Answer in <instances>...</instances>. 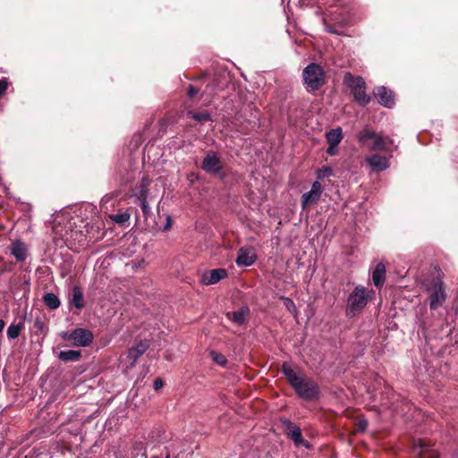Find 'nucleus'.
I'll return each instance as SVG.
<instances>
[{
    "label": "nucleus",
    "mask_w": 458,
    "mask_h": 458,
    "mask_svg": "<svg viewBox=\"0 0 458 458\" xmlns=\"http://www.w3.org/2000/svg\"><path fill=\"white\" fill-rule=\"evenodd\" d=\"M296 369L298 370H295L292 364L284 361L281 366V372L298 398L305 402L318 401L322 396L318 383L308 377L300 368L296 367Z\"/></svg>",
    "instance_id": "obj_1"
},
{
    "label": "nucleus",
    "mask_w": 458,
    "mask_h": 458,
    "mask_svg": "<svg viewBox=\"0 0 458 458\" xmlns=\"http://www.w3.org/2000/svg\"><path fill=\"white\" fill-rule=\"evenodd\" d=\"M302 84L307 92L314 94L319 91L327 83V75L324 68L317 64H309L301 72Z\"/></svg>",
    "instance_id": "obj_2"
},
{
    "label": "nucleus",
    "mask_w": 458,
    "mask_h": 458,
    "mask_svg": "<svg viewBox=\"0 0 458 458\" xmlns=\"http://www.w3.org/2000/svg\"><path fill=\"white\" fill-rule=\"evenodd\" d=\"M369 299V291L362 285H357L347 299L345 315L352 318L360 314L367 306Z\"/></svg>",
    "instance_id": "obj_3"
},
{
    "label": "nucleus",
    "mask_w": 458,
    "mask_h": 458,
    "mask_svg": "<svg viewBox=\"0 0 458 458\" xmlns=\"http://www.w3.org/2000/svg\"><path fill=\"white\" fill-rule=\"evenodd\" d=\"M344 82L350 88L354 100L362 106L370 102V97L366 93V82L362 77H354L351 72H346Z\"/></svg>",
    "instance_id": "obj_4"
},
{
    "label": "nucleus",
    "mask_w": 458,
    "mask_h": 458,
    "mask_svg": "<svg viewBox=\"0 0 458 458\" xmlns=\"http://www.w3.org/2000/svg\"><path fill=\"white\" fill-rule=\"evenodd\" d=\"M200 168L208 174L223 181L226 177L223 161L216 151L208 150L204 157Z\"/></svg>",
    "instance_id": "obj_5"
},
{
    "label": "nucleus",
    "mask_w": 458,
    "mask_h": 458,
    "mask_svg": "<svg viewBox=\"0 0 458 458\" xmlns=\"http://www.w3.org/2000/svg\"><path fill=\"white\" fill-rule=\"evenodd\" d=\"M358 140L360 144L367 146L370 150L374 151H384L386 149V143H392V140L383 138L369 128H365L359 132Z\"/></svg>",
    "instance_id": "obj_6"
},
{
    "label": "nucleus",
    "mask_w": 458,
    "mask_h": 458,
    "mask_svg": "<svg viewBox=\"0 0 458 458\" xmlns=\"http://www.w3.org/2000/svg\"><path fill=\"white\" fill-rule=\"evenodd\" d=\"M60 336L64 341L72 342V345L79 347L89 346L94 340L93 333L86 328H75L71 332L63 331Z\"/></svg>",
    "instance_id": "obj_7"
},
{
    "label": "nucleus",
    "mask_w": 458,
    "mask_h": 458,
    "mask_svg": "<svg viewBox=\"0 0 458 458\" xmlns=\"http://www.w3.org/2000/svg\"><path fill=\"white\" fill-rule=\"evenodd\" d=\"M280 420L283 425L284 434L293 441L297 447L304 446L307 449L311 448L310 442L302 437L301 429L297 424L293 423L287 418H282Z\"/></svg>",
    "instance_id": "obj_8"
},
{
    "label": "nucleus",
    "mask_w": 458,
    "mask_h": 458,
    "mask_svg": "<svg viewBox=\"0 0 458 458\" xmlns=\"http://www.w3.org/2000/svg\"><path fill=\"white\" fill-rule=\"evenodd\" d=\"M429 291L430 295L428 299L430 310H437L446 299L444 283L440 279H434Z\"/></svg>",
    "instance_id": "obj_9"
},
{
    "label": "nucleus",
    "mask_w": 458,
    "mask_h": 458,
    "mask_svg": "<svg viewBox=\"0 0 458 458\" xmlns=\"http://www.w3.org/2000/svg\"><path fill=\"white\" fill-rule=\"evenodd\" d=\"M423 329H431L435 333L437 337L442 338L444 335H450L453 333L454 327L448 322L446 318L439 319L437 322L428 323L424 321L422 323Z\"/></svg>",
    "instance_id": "obj_10"
},
{
    "label": "nucleus",
    "mask_w": 458,
    "mask_h": 458,
    "mask_svg": "<svg viewBox=\"0 0 458 458\" xmlns=\"http://www.w3.org/2000/svg\"><path fill=\"white\" fill-rule=\"evenodd\" d=\"M323 187L318 181L312 183L310 191L301 196V208L306 209L310 205L317 204L321 197Z\"/></svg>",
    "instance_id": "obj_11"
},
{
    "label": "nucleus",
    "mask_w": 458,
    "mask_h": 458,
    "mask_svg": "<svg viewBox=\"0 0 458 458\" xmlns=\"http://www.w3.org/2000/svg\"><path fill=\"white\" fill-rule=\"evenodd\" d=\"M412 454L417 458H437L438 453L431 448V444L424 439H418L412 447Z\"/></svg>",
    "instance_id": "obj_12"
},
{
    "label": "nucleus",
    "mask_w": 458,
    "mask_h": 458,
    "mask_svg": "<svg viewBox=\"0 0 458 458\" xmlns=\"http://www.w3.org/2000/svg\"><path fill=\"white\" fill-rule=\"evenodd\" d=\"M216 87V83L213 81L212 83H208L206 86V89L201 91L200 87L194 84H189L185 89L186 97L189 100L193 102L199 101L204 94H207L209 89L213 90Z\"/></svg>",
    "instance_id": "obj_13"
},
{
    "label": "nucleus",
    "mask_w": 458,
    "mask_h": 458,
    "mask_svg": "<svg viewBox=\"0 0 458 458\" xmlns=\"http://www.w3.org/2000/svg\"><path fill=\"white\" fill-rule=\"evenodd\" d=\"M374 95L377 98L378 103L386 107L391 108L394 105V92L384 87H377L374 89Z\"/></svg>",
    "instance_id": "obj_14"
},
{
    "label": "nucleus",
    "mask_w": 458,
    "mask_h": 458,
    "mask_svg": "<svg viewBox=\"0 0 458 458\" xmlns=\"http://www.w3.org/2000/svg\"><path fill=\"white\" fill-rule=\"evenodd\" d=\"M257 256L254 250L250 247H242L238 251L236 264L239 267H250L256 261Z\"/></svg>",
    "instance_id": "obj_15"
},
{
    "label": "nucleus",
    "mask_w": 458,
    "mask_h": 458,
    "mask_svg": "<svg viewBox=\"0 0 458 458\" xmlns=\"http://www.w3.org/2000/svg\"><path fill=\"white\" fill-rule=\"evenodd\" d=\"M228 273L225 268H216L206 273L202 276V283L206 285L215 284L221 279L227 277Z\"/></svg>",
    "instance_id": "obj_16"
},
{
    "label": "nucleus",
    "mask_w": 458,
    "mask_h": 458,
    "mask_svg": "<svg viewBox=\"0 0 458 458\" xmlns=\"http://www.w3.org/2000/svg\"><path fill=\"white\" fill-rule=\"evenodd\" d=\"M149 344L147 341H140L128 351V359L131 365L133 366L137 360L148 349Z\"/></svg>",
    "instance_id": "obj_17"
},
{
    "label": "nucleus",
    "mask_w": 458,
    "mask_h": 458,
    "mask_svg": "<svg viewBox=\"0 0 458 458\" xmlns=\"http://www.w3.org/2000/svg\"><path fill=\"white\" fill-rule=\"evenodd\" d=\"M250 312V308L248 306H242L238 310L228 311L225 316L233 323L236 325H242L246 322Z\"/></svg>",
    "instance_id": "obj_18"
},
{
    "label": "nucleus",
    "mask_w": 458,
    "mask_h": 458,
    "mask_svg": "<svg viewBox=\"0 0 458 458\" xmlns=\"http://www.w3.org/2000/svg\"><path fill=\"white\" fill-rule=\"evenodd\" d=\"M366 161L376 172H381L389 167L388 159L377 154L367 157Z\"/></svg>",
    "instance_id": "obj_19"
},
{
    "label": "nucleus",
    "mask_w": 458,
    "mask_h": 458,
    "mask_svg": "<svg viewBox=\"0 0 458 458\" xmlns=\"http://www.w3.org/2000/svg\"><path fill=\"white\" fill-rule=\"evenodd\" d=\"M11 254L15 257L17 262H23L27 259V247L20 240L12 242L10 247Z\"/></svg>",
    "instance_id": "obj_20"
},
{
    "label": "nucleus",
    "mask_w": 458,
    "mask_h": 458,
    "mask_svg": "<svg viewBox=\"0 0 458 458\" xmlns=\"http://www.w3.org/2000/svg\"><path fill=\"white\" fill-rule=\"evenodd\" d=\"M69 301L70 304L73 305L78 310H81L85 306L83 293L80 286L76 285L72 288Z\"/></svg>",
    "instance_id": "obj_21"
},
{
    "label": "nucleus",
    "mask_w": 458,
    "mask_h": 458,
    "mask_svg": "<svg viewBox=\"0 0 458 458\" xmlns=\"http://www.w3.org/2000/svg\"><path fill=\"white\" fill-rule=\"evenodd\" d=\"M386 267L383 263H377L373 274L372 280L377 288H380L385 282Z\"/></svg>",
    "instance_id": "obj_22"
},
{
    "label": "nucleus",
    "mask_w": 458,
    "mask_h": 458,
    "mask_svg": "<svg viewBox=\"0 0 458 458\" xmlns=\"http://www.w3.org/2000/svg\"><path fill=\"white\" fill-rule=\"evenodd\" d=\"M151 182V180L148 176H143L141 178L140 185L137 187V191L135 192V196L138 200L147 199L148 193V186Z\"/></svg>",
    "instance_id": "obj_23"
},
{
    "label": "nucleus",
    "mask_w": 458,
    "mask_h": 458,
    "mask_svg": "<svg viewBox=\"0 0 458 458\" xmlns=\"http://www.w3.org/2000/svg\"><path fill=\"white\" fill-rule=\"evenodd\" d=\"M132 208H129L125 211H119L117 214L109 215V218L119 225L120 226H124L127 222H129L131 217L130 210H132Z\"/></svg>",
    "instance_id": "obj_24"
},
{
    "label": "nucleus",
    "mask_w": 458,
    "mask_h": 458,
    "mask_svg": "<svg viewBox=\"0 0 458 458\" xmlns=\"http://www.w3.org/2000/svg\"><path fill=\"white\" fill-rule=\"evenodd\" d=\"M81 358V351L68 350L62 351L58 354V359L64 362L78 361Z\"/></svg>",
    "instance_id": "obj_25"
},
{
    "label": "nucleus",
    "mask_w": 458,
    "mask_h": 458,
    "mask_svg": "<svg viewBox=\"0 0 458 458\" xmlns=\"http://www.w3.org/2000/svg\"><path fill=\"white\" fill-rule=\"evenodd\" d=\"M42 301L49 310H56L61 305L58 296L53 293H45L42 297Z\"/></svg>",
    "instance_id": "obj_26"
},
{
    "label": "nucleus",
    "mask_w": 458,
    "mask_h": 458,
    "mask_svg": "<svg viewBox=\"0 0 458 458\" xmlns=\"http://www.w3.org/2000/svg\"><path fill=\"white\" fill-rule=\"evenodd\" d=\"M328 144L339 145L343 139V131L341 127L332 129L326 134Z\"/></svg>",
    "instance_id": "obj_27"
},
{
    "label": "nucleus",
    "mask_w": 458,
    "mask_h": 458,
    "mask_svg": "<svg viewBox=\"0 0 458 458\" xmlns=\"http://www.w3.org/2000/svg\"><path fill=\"white\" fill-rule=\"evenodd\" d=\"M187 116L201 123L212 121V116L208 111L196 112L190 110L187 112Z\"/></svg>",
    "instance_id": "obj_28"
},
{
    "label": "nucleus",
    "mask_w": 458,
    "mask_h": 458,
    "mask_svg": "<svg viewBox=\"0 0 458 458\" xmlns=\"http://www.w3.org/2000/svg\"><path fill=\"white\" fill-rule=\"evenodd\" d=\"M23 327L24 324L22 322L12 323L7 328V337L11 340L18 338Z\"/></svg>",
    "instance_id": "obj_29"
},
{
    "label": "nucleus",
    "mask_w": 458,
    "mask_h": 458,
    "mask_svg": "<svg viewBox=\"0 0 458 458\" xmlns=\"http://www.w3.org/2000/svg\"><path fill=\"white\" fill-rule=\"evenodd\" d=\"M369 421L364 417H359L355 421V428L352 431V435L357 432H365L368 428Z\"/></svg>",
    "instance_id": "obj_30"
},
{
    "label": "nucleus",
    "mask_w": 458,
    "mask_h": 458,
    "mask_svg": "<svg viewBox=\"0 0 458 458\" xmlns=\"http://www.w3.org/2000/svg\"><path fill=\"white\" fill-rule=\"evenodd\" d=\"M210 356L212 357L213 360L220 366H225L227 363L225 356L222 353L211 351Z\"/></svg>",
    "instance_id": "obj_31"
},
{
    "label": "nucleus",
    "mask_w": 458,
    "mask_h": 458,
    "mask_svg": "<svg viewBox=\"0 0 458 458\" xmlns=\"http://www.w3.org/2000/svg\"><path fill=\"white\" fill-rule=\"evenodd\" d=\"M121 193H122V191L121 190H117V191H113L111 193H108L106 196H104L102 200H101L102 207H105L106 208H107L106 205L108 204V202L113 200L114 199L117 198L119 195H121Z\"/></svg>",
    "instance_id": "obj_32"
},
{
    "label": "nucleus",
    "mask_w": 458,
    "mask_h": 458,
    "mask_svg": "<svg viewBox=\"0 0 458 458\" xmlns=\"http://www.w3.org/2000/svg\"><path fill=\"white\" fill-rule=\"evenodd\" d=\"M139 201H140V206L141 208L143 216H144L145 219L148 220V216L151 214L150 208L148 206V200L143 199H140Z\"/></svg>",
    "instance_id": "obj_33"
},
{
    "label": "nucleus",
    "mask_w": 458,
    "mask_h": 458,
    "mask_svg": "<svg viewBox=\"0 0 458 458\" xmlns=\"http://www.w3.org/2000/svg\"><path fill=\"white\" fill-rule=\"evenodd\" d=\"M331 172H332V170L330 167H324L322 169H319L318 171V178L323 179L324 177L329 176Z\"/></svg>",
    "instance_id": "obj_34"
},
{
    "label": "nucleus",
    "mask_w": 458,
    "mask_h": 458,
    "mask_svg": "<svg viewBox=\"0 0 458 458\" xmlns=\"http://www.w3.org/2000/svg\"><path fill=\"white\" fill-rule=\"evenodd\" d=\"M8 88V82L6 79H1L0 80V98L3 97L7 90Z\"/></svg>",
    "instance_id": "obj_35"
},
{
    "label": "nucleus",
    "mask_w": 458,
    "mask_h": 458,
    "mask_svg": "<svg viewBox=\"0 0 458 458\" xmlns=\"http://www.w3.org/2000/svg\"><path fill=\"white\" fill-rule=\"evenodd\" d=\"M284 302L290 312L296 310V306L290 298H284Z\"/></svg>",
    "instance_id": "obj_36"
},
{
    "label": "nucleus",
    "mask_w": 458,
    "mask_h": 458,
    "mask_svg": "<svg viewBox=\"0 0 458 458\" xmlns=\"http://www.w3.org/2000/svg\"><path fill=\"white\" fill-rule=\"evenodd\" d=\"M13 268L12 263H4L0 268V276L5 272H10Z\"/></svg>",
    "instance_id": "obj_37"
},
{
    "label": "nucleus",
    "mask_w": 458,
    "mask_h": 458,
    "mask_svg": "<svg viewBox=\"0 0 458 458\" xmlns=\"http://www.w3.org/2000/svg\"><path fill=\"white\" fill-rule=\"evenodd\" d=\"M328 145L329 146H328V148L327 149V153L328 155H330V156H335L336 154V152H337L336 148H337L338 145H334V144H328Z\"/></svg>",
    "instance_id": "obj_38"
},
{
    "label": "nucleus",
    "mask_w": 458,
    "mask_h": 458,
    "mask_svg": "<svg viewBox=\"0 0 458 458\" xmlns=\"http://www.w3.org/2000/svg\"><path fill=\"white\" fill-rule=\"evenodd\" d=\"M164 386V381L160 378V377H157L155 379L154 381V388L156 390H158L160 388H162Z\"/></svg>",
    "instance_id": "obj_39"
},
{
    "label": "nucleus",
    "mask_w": 458,
    "mask_h": 458,
    "mask_svg": "<svg viewBox=\"0 0 458 458\" xmlns=\"http://www.w3.org/2000/svg\"><path fill=\"white\" fill-rule=\"evenodd\" d=\"M172 222H173L172 217L170 216H166V223H165V225L163 227V231H168L171 228V226H172Z\"/></svg>",
    "instance_id": "obj_40"
},
{
    "label": "nucleus",
    "mask_w": 458,
    "mask_h": 458,
    "mask_svg": "<svg viewBox=\"0 0 458 458\" xmlns=\"http://www.w3.org/2000/svg\"><path fill=\"white\" fill-rule=\"evenodd\" d=\"M131 178V176H129V175H128V178H127L126 180H124V179L121 178V179H120V184H121V185H126V184L130 182Z\"/></svg>",
    "instance_id": "obj_41"
},
{
    "label": "nucleus",
    "mask_w": 458,
    "mask_h": 458,
    "mask_svg": "<svg viewBox=\"0 0 458 458\" xmlns=\"http://www.w3.org/2000/svg\"><path fill=\"white\" fill-rule=\"evenodd\" d=\"M205 77H206V74H202V75H200V76H199V77H194V78H192V79H191V81H201V80H203Z\"/></svg>",
    "instance_id": "obj_42"
},
{
    "label": "nucleus",
    "mask_w": 458,
    "mask_h": 458,
    "mask_svg": "<svg viewBox=\"0 0 458 458\" xmlns=\"http://www.w3.org/2000/svg\"><path fill=\"white\" fill-rule=\"evenodd\" d=\"M5 322L3 319H0V335H2V332L4 328Z\"/></svg>",
    "instance_id": "obj_43"
},
{
    "label": "nucleus",
    "mask_w": 458,
    "mask_h": 458,
    "mask_svg": "<svg viewBox=\"0 0 458 458\" xmlns=\"http://www.w3.org/2000/svg\"><path fill=\"white\" fill-rule=\"evenodd\" d=\"M328 31L331 32V33H336V31L333 30H329Z\"/></svg>",
    "instance_id": "obj_44"
},
{
    "label": "nucleus",
    "mask_w": 458,
    "mask_h": 458,
    "mask_svg": "<svg viewBox=\"0 0 458 458\" xmlns=\"http://www.w3.org/2000/svg\"><path fill=\"white\" fill-rule=\"evenodd\" d=\"M165 458H170V455H169V454H167V455H166V457H165Z\"/></svg>",
    "instance_id": "obj_45"
},
{
    "label": "nucleus",
    "mask_w": 458,
    "mask_h": 458,
    "mask_svg": "<svg viewBox=\"0 0 458 458\" xmlns=\"http://www.w3.org/2000/svg\"><path fill=\"white\" fill-rule=\"evenodd\" d=\"M151 458H158V456H156V455H155V456H152Z\"/></svg>",
    "instance_id": "obj_46"
}]
</instances>
